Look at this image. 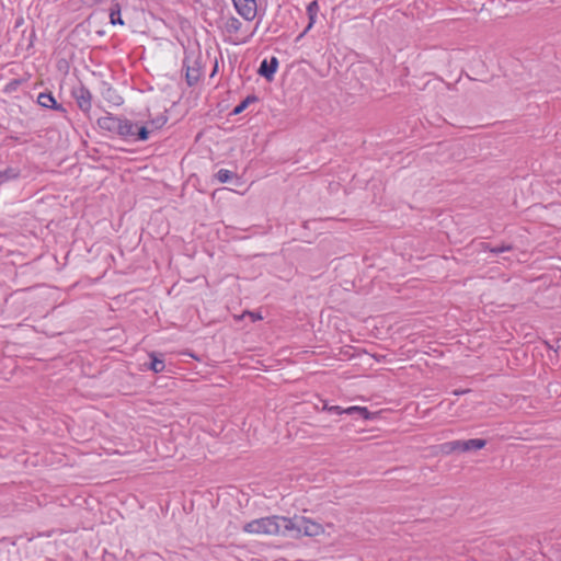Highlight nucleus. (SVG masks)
<instances>
[{"instance_id":"6","label":"nucleus","mask_w":561,"mask_h":561,"mask_svg":"<svg viewBox=\"0 0 561 561\" xmlns=\"http://www.w3.org/2000/svg\"><path fill=\"white\" fill-rule=\"evenodd\" d=\"M76 99H77L78 105L81 110H83L85 112L90 111L92 96L88 90L80 89L76 93Z\"/></svg>"},{"instance_id":"17","label":"nucleus","mask_w":561,"mask_h":561,"mask_svg":"<svg viewBox=\"0 0 561 561\" xmlns=\"http://www.w3.org/2000/svg\"><path fill=\"white\" fill-rule=\"evenodd\" d=\"M186 78H187L188 84H193V83H195L197 81L198 75L197 73H191L190 70H187Z\"/></svg>"},{"instance_id":"3","label":"nucleus","mask_w":561,"mask_h":561,"mask_svg":"<svg viewBox=\"0 0 561 561\" xmlns=\"http://www.w3.org/2000/svg\"><path fill=\"white\" fill-rule=\"evenodd\" d=\"M233 7L239 15L247 21H252L256 16L257 3L256 0H231Z\"/></svg>"},{"instance_id":"11","label":"nucleus","mask_w":561,"mask_h":561,"mask_svg":"<svg viewBox=\"0 0 561 561\" xmlns=\"http://www.w3.org/2000/svg\"><path fill=\"white\" fill-rule=\"evenodd\" d=\"M317 11H318V3L316 1H313L308 5V13H309L310 22L307 26V31H309L313 26V24L316 22Z\"/></svg>"},{"instance_id":"8","label":"nucleus","mask_w":561,"mask_h":561,"mask_svg":"<svg viewBox=\"0 0 561 561\" xmlns=\"http://www.w3.org/2000/svg\"><path fill=\"white\" fill-rule=\"evenodd\" d=\"M345 413L346 414L357 413L364 420H370L373 417V414L369 412V410L366 407H358V405L348 407L345 409Z\"/></svg>"},{"instance_id":"5","label":"nucleus","mask_w":561,"mask_h":561,"mask_svg":"<svg viewBox=\"0 0 561 561\" xmlns=\"http://www.w3.org/2000/svg\"><path fill=\"white\" fill-rule=\"evenodd\" d=\"M37 102L41 106L46 108H53L56 111L64 112V107L57 103L56 99L50 93H41L37 98Z\"/></svg>"},{"instance_id":"14","label":"nucleus","mask_w":561,"mask_h":561,"mask_svg":"<svg viewBox=\"0 0 561 561\" xmlns=\"http://www.w3.org/2000/svg\"><path fill=\"white\" fill-rule=\"evenodd\" d=\"M217 178L220 182L225 183L231 178V173L228 170H219L217 173Z\"/></svg>"},{"instance_id":"2","label":"nucleus","mask_w":561,"mask_h":561,"mask_svg":"<svg viewBox=\"0 0 561 561\" xmlns=\"http://www.w3.org/2000/svg\"><path fill=\"white\" fill-rule=\"evenodd\" d=\"M287 522L286 535L318 537L325 531L323 525L305 516L287 517Z\"/></svg>"},{"instance_id":"16","label":"nucleus","mask_w":561,"mask_h":561,"mask_svg":"<svg viewBox=\"0 0 561 561\" xmlns=\"http://www.w3.org/2000/svg\"><path fill=\"white\" fill-rule=\"evenodd\" d=\"M150 133V128L148 126H142L139 129V139L140 140H147Z\"/></svg>"},{"instance_id":"9","label":"nucleus","mask_w":561,"mask_h":561,"mask_svg":"<svg viewBox=\"0 0 561 561\" xmlns=\"http://www.w3.org/2000/svg\"><path fill=\"white\" fill-rule=\"evenodd\" d=\"M167 121L168 118L165 115H159L148 123V127L150 128V131L159 130L165 125Z\"/></svg>"},{"instance_id":"4","label":"nucleus","mask_w":561,"mask_h":561,"mask_svg":"<svg viewBox=\"0 0 561 561\" xmlns=\"http://www.w3.org/2000/svg\"><path fill=\"white\" fill-rule=\"evenodd\" d=\"M278 67V60L276 57H272L270 61L266 59L261 62L259 73L265 77L267 80H272Z\"/></svg>"},{"instance_id":"7","label":"nucleus","mask_w":561,"mask_h":561,"mask_svg":"<svg viewBox=\"0 0 561 561\" xmlns=\"http://www.w3.org/2000/svg\"><path fill=\"white\" fill-rule=\"evenodd\" d=\"M484 446H485V440L480 439V438H474V439H469V440L461 443L460 449L463 451H468V450H472V449L479 450V449H482Z\"/></svg>"},{"instance_id":"19","label":"nucleus","mask_w":561,"mask_h":561,"mask_svg":"<svg viewBox=\"0 0 561 561\" xmlns=\"http://www.w3.org/2000/svg\"><path fill=\"white\" fill-rule=\"evenodd\" d=\"M232 22H233V23H232V26H233L236 30H238V28H239V21H238V20H236V19H233V20H232Z\"/></svg>"},{"instance_id":"18","label":"nucleus","mask_w":561,"mask_h":561,"mask_svg":"<svg viewBox=\"0 0 561 561\" xmlns=\"http://www.w3.org/2000/svg\"><path fill=\"white\" fill-rule=\"evenodd\" d=\"M19 83H20V81L14 80V81H12V82L9 84V87H10L11 89H14Z\"/></svg>"},{"instance_id":"12","label":"nucleus","mask_w":561,"mask_h":561,"mask_svg":"<svg viewBox=\"0 0 561 561\" xmlns=\"http://www.w3.org/2000/svg\"><path fill=\"white\" fill-rule=\"evenodd\" d=\"M150 368L154 373H161L164 370V363H163V360H161L152 355V362H151Z\"/></svg>"},{"instance_id":"13","label":"nucleus","mask_w":561,"mask_h":561,"mask_svg":"<svg viewBox=\"0 0 561 561\" xmlns=\"http://www.w3.org/2000/svg\"><path fill=\"white\" fill-rule=\"evenodd\" d=\"M323 410L330 412V413H334V414H339V415H342V414H346L345 413V409L339 407V405H324L323 407Z\"/></svg>"},{"instance_id":"15","label":"nucleus","mask_w":561,"mask_h":561,"mask_svg":"<svg viewBox=\"0 0 561 561\" xmlns=\"http://www.w3.org/2000/svg\"><path fill=\"white\" fill-rule=\"evenodd\" d=\"M251 102V99L250 98H247L244 101H242L234 110H233V114H240L241 112H243L247 106L250 104Z\"/></svg>"},{"instance_id":"10","label":"nucleus","mask_w":561,"mask_h":561,"mask_svg":"<svg viewBox=\"0 0 561 561\" xmlns=\"http://www.w3.org/2000/svg\"><path fill=\"white\" fill-rule=\"evenodd\" d=\"M110 19H111V24L113 25H123L124 24V21L121 16V7L118 4L115 5V9H113L111 11V14H110Z\"/></svg>"},{"instance_id":"1","label":"nucleus","mask_w":561,"mask_h":561,"mask_svg":"<svg viewBox=\"0 0 561 561\" xmlns=\"http://www.w3.org/2000/svg\"><path fill=\"white\" fill-rule=\"evenodd\" d=\"M287 517L272 515L261 517L247 523L243 530L247 534L255 536H285L287 529Z\"/></svg>"}]
</instances>
